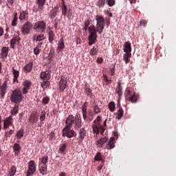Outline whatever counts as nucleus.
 <instances>
[{"label": "nucleus", "mask_w": 176, "mask_h": 176, "mask_svg": "<svg viewBox=\"0 0 176 176\" xmlns=\"http://www.w3.org/2000/svg\"><path fill=\"white\" fill-rule=\"evenodd\" d=\"M21 40V38H20V36L17 35L12 37V38L10 40V47L11 49L14 50L15 45H17V43H19Z\"/></svg>", "instance_id": "15"}, {"label": "nucleus", "mask_w": 176, "mask_h": 176, "mask_svg": "<svg viewBox=\"0 0 176 176\" xmlns=\"http://www.w3.org/2000/svg\"><path fill=\"white\" fill-rule=\"evenodd\" d=\"M125 95L128 101H130L132 104H135V102L138 101V94H135V91H134V89L131 87L126 89Z\"/></svg>", "instance_id": "5"}, {"label": "nucleus", "mask_w": 176, "mask_h": 176, "mask_svg": "<svg viewBox=\"0 0 176 176\" xmlns=\"http://www.w3.org/2000/svg\"><path fill=\"white\" fill-rule=\"evenodd\" d=\"M85 93L87 97H89V98H91L93 97V91L90 87H85Z\"/></svg>", "instance_id": "30"}, {"label": "nucleus", "mask_w": 176, "mask_h": 176, "mask_svg": "<svg viewBox=\"0 0 176 176\" xmlns=\"http://www.w3.org/2000/svg\"><path fill=\"white\" fill-rule=\"evenodd\" d=\"M140 25L145 26V25H146V21L144 19H142L140 21Z\"/></svg>", "instance_id": "55"}, {"label": "nucleus", "mask_w": 176, "mask_h": 176, "mask_svg": "<svg viewBox=\"0 0 176 176\" xmlns=\"http://www.w3.org/2000/svg\"><path fill=\"white\" fill-rule=\"evenodd\" d=\"M38 169L41 174H42L43 175H45V157H43L41 160L38 165Z\"/></svg>", "instance_id": "18"}, {"label": "nucleus", "mask_w": 176, "mask_h": 176, "mask_svg": "<svg viewBox=\"0 0 176 176\" xmlns=\"http://www.w3.org/2000/svg\"><path fill=\"white\" fill-rule=\"evenodd\" d=\"M13 133H14V130L10 129V131H6L5 133V137H10V135H12V134H13Z\"/></svg>", "instance_id": "50"}, {"label": "nucleus", "mask_w": 176, "mask_h": 176, "mask_svg": "<svg viewBox=\"0 0 176 176\" xmlns=\"http://www.w3.org/2000/svg\"><path fill=\"white\" fill-rule=\"evenodd\" d=\"M93 108V113H94V115H98V113H101V109L98 106V104H95L92 106Z\"/></svg>", "instance_id": "28"}, {"label": "nucleus", "mask_w": 176, "mask_h": 176, "mask_svg": "<svg viewBox=\"0 0 176 176\" xmlns=\"http://www.w3.org/2000/svg\"><path fill=\"white\" fill-rule=\"evenodd\" d=\"M67 149V144L64 143L60 148H59V153H64L65 150Z\"/></svg>", "instance_id": "46"}, {"label": "nucleus", "mask_w": 176, "mask_h": 176, "mask_svg": "<svg viewBox=\"0 0 176 176\" xmlns=\"http://www.w3.org/2000/svg\"><path fill=\"white\" fill-rule=\"evenodd\" d=\"M10 100L11 102H14V104H20L23 101V93L19 89L14 90L11 94Z\"/></svg>", "instance_id": "6"}, {"label": "nucleus", "mask_w": 176, "mask_h": 176, "mask_svg": "<svg viewBox=\"0 0 176 176\" xmlns=\"http://www.w3.org/2000/svg\"><path fill=\"white\" fill-rule=\"evenodd\" d=\"M85 137H86V129H85V128L80 129L79 133H78V138H79L80 142H82Z\"/></svg>", "instance_id": "19"}, {"label": "nucleus", "mask_w": 176, "mask_h": 176, "mask_svg": "<svg viewBox=\"0 0 176 176\" xmlns=\"http://www.w3.org/2000/svg\"><path fill=\"white\" fill-rule=\"evenodd\" d=\"M62 14L63 16H67V19H71L72 17V10L69 9L68 10V12H67V6L65 5V2H64V0H62Z\"/></svg>", "instance_id": "10"}, {"label": "nucleus", "mask_w": 176, "mask_h": 176, "mask_svg": "<svg viewBox=\"0 0 176 176\" xmlns=\"http://www.w3.org/2000/svg\"><path fill=\"white\" fill-rule=\"evenodd\" d=\"M115 142H116L115 138L111 137L109 142L107 144L106 149H109V150L113 149V148H115Z\"/></svg>", "instance_id": "17"}, {"label": "nucleus", "mask_w": 176, "mask_h": 176, "mask_svg": "<svg viewBox=\"0 0 176 176\" xmlns=\"http://www.w3.org/2000/svg\"><path fill=\"white\" fill-rule=\"evenodd\" d=\"M116 93L118 94V96L120 99V97L123 96V91L122 89V85L120 84V82H118V86L116 89Z\"/></svg>", "instance_id": "27"}, {"label": "nucleus", "mask_w": 176, "mask_h": 176, "mask_svg": "<svg viewBox=\"0 0 176 176\" xmlns=\"http://www.w3.org/2000/svg\"><path fill=\"white\" fill-rule=\"evenodd\" d=\"M34 67V62H29L26 65L23 67V71L26 72V73L30 74L31 71H32V67Z\"/></svg>", "instance_id": "20"}, {"label": "nucleus", "mask_w": 176, "mask_h": 176, "mask_svg": "<svg viewBox=\"0 0 176 176\" xmlns=\"http://www.w3.org/2000/svg\"><path fill=\"white\" fill-rule=\"evenodd\" d=\"M109 109L110 112H114L115 108H116V105L115 104V102L111 101L108 104Z\"/></svg>", "instance_id": "36"}, {"label": "nucleus", "mask_w": 176, "mask_h": 176, "mask_svg": "<svg viewBox=\"0 0 176 176\" xmlns=\"http://www.w3.org/2000/svg\"><path fill=\"white\" fill-rule=\"evenodd\" d=\"M89 25H90V21H89V19H86L84 21V26L85 27H89Z\"/></svg>", "instance_id": "53"}, {"label": "nucleus", "mask_w": 176, "mask_h": 176, "mask_svg": "<svg viewBox=\"0 0 176 176\" xmlns=\"http://www.w3.org/2000/svg\"><path fill=\"white\" fill-rule=\"evenodd\" d=\"M14 174H16V166L12 165L9 171V175H10V176H14Z\"/></svg>", "instance_id": "44"}, {"label": "nucleus", "mask_w": 176, "mask_h": 176, "mask_svg": "<svg viewBox=\"0 0 176 176\" xmlns=\"http://www.w3.org/2000/svg\"><path fill=\"white\" fill-rule=\"evenodd\" d=\"M40 120L41 122H43V120H45V114L43 113V112L41 114V116L40 117Z\"/></svg>", "instance_id": "61"}, {"label": "nucleus", "mask_w": 176, "mask_h": 176, "mask_svg": "<svg viewBox=\"0 0 176 176\" xmlns=\"http://www.w3.org/2000/svg\"><path fill=\"white\" fill-rule=\"evenodd\" d=\"M50 101V98H49V97L46 96L45 98V104H49Z\"/></svg>", "instance_id": "58"}, {"label": "nucleus", "mask_w": 176, "mask_h": 176, "mask_svg": "<svg viewBox=\"0 0 176 176\" xmlns=\"http://www.w3.org/2000/svg\"><path fill=\"white\" fill-rule=\"evenodd\" d=\"M105 2H107V0H98L96 2V6H98V8H104Z\"/></svg>", "instance_id": "40"}, {"label": "nucleus", "mask_w": 176, "mask_h": 176, "mask_svg": "<svg viewBox=\"0 0 176 176\" xmlns=\"http://www.w3.org/2000/svg\"><path fill=\"white\" fill-rule=\"evenodd\" d=\"M16 136L19 139L23 138V137H24V129H21L19 131H18Z\"/></svg>", "instance_id": "41"}, {"label": "nucleus", "mask_w": 176, "mask_h": 176, "mask_svg": "<svg viewBox=\"0 0 176 176\" xmlns=\"http://www.w3.org/2000/svg\"><path fill=\"white\" fill-rule=\"evenodd\" d=\"M47 33L49 35V41L50 43H52V41H54V34L53 33V31H52L51 30H49Z\"/></svg>", "instance_id": "42"}, {"label": "nucleus", "mask_w": 176, "mask_h": 176, "mask_svg": "<svg viewBox=\"0 0 176 176\" xmlns=\"http://www.w3.org/2000/svg\"><path fill=\"white\" fill-rule=\"evenodd\" d=\"M106 3L108 6L112 7L115 6L116 1L115 0H106Z\"/></svg>", "instance_id": "48"}, {"label": "nucleus", "mask_w": 176, "mask_h": 176, "mask_svg": "<svg viewBox=\"0 0 176 176\" xmlns=\"http://www.w3.org/2000/svg\"><path fill=\"white\" fill-rule=\"evenodd\" d=\"M71 127L65 126L62 130L63 137H67V138H72L73 137H76V132Z\"/></svg>", "instance_id": "7"}, {"label": "nucleus", "mask_w": 176, "mask_h": 176, "mask_svg": "<svg viewBox=\"0 0 176 176\" xmlns=\"http://www.w3.org/2000/svg\"><path fill=\"white\" fill-rule=\"evenodd\" d=\"M48 136L50 137V140H53V138L54 137V132H51Z\"/></svg>", "instance_id": "62"}, {"label": "nucleus", "mask_w": 176, "mask_h": 176, "mask_svg": "<svg viewBox=\"0 0 176 176\" xmlns=\"http://www.w3.org/2000/svg\"><path fill=\"white\" fill-rule=\"evenodd\" d=\"M8 54H9V47H3L1 53V58L5 60V58H8Z\"/></svg>", "instance_id": "21"}, {"label": "nucleus", "mask_w": 176, "mask_h": 176, "mask_svg": "<svg viewBox=\"0 0 176 176\" xmlns=\"http://www.w3.org/2000/svg\"><path fill=\"white\" fill-rule=\"evenodd\" d=\"M45 87H49V86H50V81H49V80L45 81Z\"/></svg>", "instance_id": "59"}, {"label": "nucleus", "mask_w": 176, "mask_h": 176, "mask_svg": "<svg viewBox=\"0 0 176 176\" xmlns=\"http://www.w3.org/2000/svg\"><path fill=\"white\" fill-rule=\"evenodd\" d=\"M25 19H28V11H23L20 14L19 20H25Z\"/></svg>", "instance_id": "33"}, {"label": "nucleus", "mask_w": 176, "mask_h": 176, "mask_svg": "<svg viewBox=\"0 0 176 176\" xmlns=\"http://www.w3.org/2000/svg\"><path fill=\"white\" fill-rule=\"evenodd\" d=\"M39 10H43V5H45V0H37L36 2Z\"/></svg>", "instance_id": "38"}, {"label": "nucleus", "mask_w": 176, "mask_h": 176, "mask_svg": "<svg viewBox=\"0 0 176 176\" xmlns=\"http://www.w3.org/2000/svg\"><path fill=\"white\" fill-rule=\"evenodd\" d=\"M96 28L98 29V33L101 34L104 31V23H105V19L104 17L98 16L96 17Z\"/></svg>", "instance_id": "8"}, {"label": "nucleus", "mask_w": 176, "mask_h": 176, "mask_svg": "<svg viewBox=\"0 0 176 176\" xmlns=\"http://www.w3.org/2000/svg\"><path fill=\"white\" fill-rule=\"evenodd\" d=\"M12 74L14 75V81L17 80V78H19V72L18 70L14 69V68L12 67Z\"/></svg>", "instance_id": "43"}, {"label": "nucleus", "mask_w": 176, "mask_h": 176, "mask_svg": "<svg viewBox=\"0 0 176 176\" xmlns=\"http://www.w3.org/2000/svg\"><path fill=\"white\" fill-rule=\"evenodd\" d=\"M9 126H10L9 124H6L3 122V129L6 130V129H9Z\"/></svg>", "instance_id": "60"}, {"label": "nucleus", "mask_w": 176, "mask_h": 176, "mask_svg": "<svg viewBox=\"0 0 176 176\" xmlns=\"http://www.w3.org/2000/svg\"><path fill=\"white\" fill-rule=\"evenodd\" d=\"M50 71L47 70L45 72V78L47 79V80H49L50 78H52V76L50 75Z\"/></svg>", "instance_id": "49"}, {"label": "nucleus", "mask_w": 176, "mask_h": 176, "mask_svg": "<svg viewBox=\"0 0 176 176\" xmlns=\"http://www.w3.org/2000/svg\"><path fill=\"white\" fill-rule=\"evenodd\" d=\"M3 123H6V124H13V118H12V116L7 117L4 120Z\"/></svg>", "instance_id": "39"}, {"label": "nucleus", "mask_w": 176, "mask_h": 176, "mask_svg": "<svg viewBox=\"0 0 176 176\" xmlns=\"http://www.w3.org/2000/svg\"><path fill=\"white\" fill-rule=\"evenodd\" d=\"M114 54H116V56H118V54H119V53H120V51L118 49H116L113 51Z\"/></svg>", "instance_id": "63"}, {"label": "nucleus", "mask_w": 176, "mask_h": 176, "mask_svg": "<svg viewBox=\"0 0 176 176\" xmlns=\"http://www.w3.org/2000/svg\"><path fill=\"white\" fill-rule=\"evenodd\" d=\"M3 35V28L0 27V36H2Z\"/></svg>", "instance_id": "64"}, {"label": "nucleus", "mask_w": 176, "mask_h": 176, "mask_svg": "<svg viewBox=\"0 0 176 176\" xmlns=\"http://www.w3.org/2000/svg\"><path fill=\"white\" fill-rule=\"evenodd\" d=\"M110 69V74L111 76H115V65H113L109 68Z\"/></svg>", "instance_id": "51"}, {"label": "nucleus", "mask_w": 176, "mask_h": 176, "mask_svg": "<svg viewBox=\"0 0 176 176\" xmlns=\"http://www.w3.org/2000/svg\"><path fill=\"white\" fill-rule=\"evenodd\" d=\"M50 51L49 53L48 58L50 60H52L53 58V56H54V49L53 47H50Z\"/></svg>", "instance_id": "47"}, {"label": "nucleus", "mask_w": 176, "mask_h": 176, "mask_svg": "<svg viewBox=\"0 0 176 176\" xmlns=\"http://www.w3.org/2000/svg\"><path fill=\"white\" fill-rule=\"evenodd\" d=\"M33 28L36 32H43L45 31V22L43 21H37Z\"/></svg>", "instance_id": "11"}, {"label": "nucleus", "mask_w": 176, "mask_h": 176, "mask_svg": "<svg viewBox=\"0 0 176 176\" xmlns=\"http://www.w3.org/2000/svg\"><path fill=\"white\" fill-rule=\"evenodd\" d=\"M67 79L65 78L62 77L59 81L58 87H59V91H61L62 93L64 92L65 89H67Z\"/></svg>", "instance_id": "14"}, {"label": "nucleus", "mask_w": 176, "mask_h": 176, "mask_svg": "<svg viewBox=\"0 0 176 176\" xmlns=\"http://www.w3.org/2000/svg\"><path fill=\"white\" fill-rule=\"evenodd\" d=\"M17 25V18H14L12 22V27H14Z\"/></svg>", "instance_id": "54"}, {"label": "nucleus", "mask_w": 176, "mask_h": 176, "mask_svg": "<svg viewBox=\"0 0 176 176\" xmlns=\"http://www.w3.org/2000/svg\"><path fill=\"white\" fill-rule=\"evenodd\" d=\"M6 90H8V82L4 81L3 85L0 86V96L1 98H5V94H6Z\"/></svg>", "instance_id": "16"}, {"label": "nucleus", "mask_w": 176, "mask_h": 176, "mask_svg": "<svg viewBox=\"0 0 176 176\" xmlns=\"http://www.w3.org/2000/svg\"><path fill=\"white\" fill-rule=\"evenodd\" d=\"M89 36H88V45L89 46H91V45H94L97 41V32H98V29L94 25H91L88 28Z\"/></svg>", "instance_id": "3"}, {"label": "nucleus", "mask_w": 176, "mask_h": 176, "mask_svg": "<svg viewBox=\"0 0 176 176\" xmlns=\"http://www.w3.org/2000/svg\"><path fill=\"white\" fill-rule=\"evenodd\" d=\"M101 122V116H98L94 120V124L92 125V129L93 132L96 134H104V132L105 131V128L102 126L100 124Z\"/></svg>", "instance_id": "4"}, {"label": "nucleus", "mask_w": 176, "mask_h": 176, "mask_svg": "<svg viewBox=\"0 0 176 176\" xmlns=\"http://www.w3.org/2000/svg\"><path fill=\"white\" fill-rule=\"evenodd\" d=\"M98 52V45H96V46H94L92 49H91L89 52V54L91 56H96Z\"/></svg>", "instance_id": "35"}, {"label": "nucleus", "mask_w": 176, "mask_h": 176, "mask_svg": "<svg viewBox=\"0 0 176 176\" xmlns=\"http://www.w3.org/2000/svg\"><path fill=\"white\" fill-rule=\"evenodd\" d=\"M45 37L43 36V35L37 36L36 41H38V42H41V41H43Z\"/></svg>", "instance_id": "52"}, {"label": "nucleus", "mask_w": 176, "mask_h": 176, "mask_svg": "<svg viewBox=\"0 0 176 176\" xmlns=\"http://www.w3.org/2000/svg\"><path fill=\"white\" fill-rule=\"evenodd\" d=\"M65 45L64 44V39L60 38L58 43V49L57 52H61L64 50Z\"/></svg>", "instance_id": "26"}, {"label": "nucleus", "mask_w": 176, "mask_h": 176, "mask_svg": "<svg viewBox=\"0 0 176 176\" xmlns=\"http://www.w3.org/2000/svg\"><path fill=\"white\" fill-rule=\"evenodd\" d=\"M10 113L13 116H16L19 113V104H15L13 109L10 111Z\"/></svg>", "instance_id": "32"}, {"label": "nucleus", "mask_w": 176, "mask_h": 176, "mask_svg": "<svg viewBox=\"0 0 176 176\" xmlns=\"http://www.w3.org/2000/svg\"><path fill=\"white\" fill-rule=\"evenodd\" d=\"M32 27V23L26 22L21 29L22 34L23 35H25V34H30V31H31Z\"/></svg>", "instance_id": "13"}, {"label": "nucleus", "mask_w": 176, "mask_h": 176, "mask_svg": "<svg viewBox=\"0 0 176 176\" xmlns=\"http://www.w3.org/2000/svg\"><path fill=\"white\" fill-rule=\"evenodd\" d=\"M95 162H102L104 160L102 159V154L100 152H98L94 157Z\"/></svg>", "instance_id": "34"}, {"label": "nucleus", "mask_w": 176, "mask_h": 176, "mask_svg": "<svg viewBox=\"0 0 176 176\" xmlns=\"http://www.w3.org/2000/svg\"><path fill=\"white\" fill-rule=\"evenodd\" d=\"M102 61H104V59H102V58H98L96 59V62L98 63V64H102Z\"/></svg>", "instance_id": "57"}, {"label": "nucleus", "mask_w": 176, "mask_h": 176, "mask_svg": "<svg viewBox=\"0 0 176 176\" xmlns=\"http://www.w3.org/2000/svg\"><path fill=\"white\" fill-rule=\"evenodd\" d=\"M108 142V139L107 138H103L97 140L96 145L98 148H102L104 146V144H107Z\"/></svg>", "instance_id": "22"}, {"label": "nucleus", "mask_w": 176, "mask_h": 176, "mask_svg": "<svg viewBox=\"0 0 176 176\" xmlns=\"http://www.w3.org/2000/svg\"><path fill=\"white\" fill-rule=\"evenodd\" d=\"M130 58H131V53H126L123 55V60L125 61V64L130 63Z\"/></svg>", "instance_id": "31"}, {"label": "nucleus", "mask_w": 176, "mask_h": 176, "mask_svg": "<svg viewBox=\"0 0 176 176\" xmlns=\"http://www.w3.org/2000/svg\"><path fill=\"white\" fill-rule=\"evenodd\" d=\"M28 170L26 172V176H31L36 171V166H35V162L30 160L28 164Z\"/></svg>", "instance_id": "9"}, {"label": "nucleus", "mask_w": 176, "mask_h": 176, "mask_svg": "<svg viewBox=\"0 0 176 176\" xmlns=\"http://www.w3.org/2000/svg\"><path fill=\"white\" fill-rule=\"evenodd\" d=\"M32 85V82L30 80H26L22 82V85L23 86L22 88L23 94H27L28 93V90H30Z\"/></svg>", "instance_id": "12"}, {"label": "nucleus", "mask_w": 176, "mask_h": 176, "mask_svg": "<svg viewBox=\"0 0 176 176\" xmlns=\"http://www.w3.org/2000/svg\"><path fill=\"white\" fill-rule=\"evenodd\" d=\"M102 80L105 82V85H110V83H112V80L111 79H108V76L107 74H104L102 76Z\"/></svg>", "instance_id": "37"}, {"label": "nucleus", "mask_w": 176, "mask_h": 176, "mask_svg": "<svg viewBox=\"0 0 176 176\" xmlns=\"http://www.w3.org/2000/svg\"><path fill=\"white\" fill-rule=\"evenodd\" d=\"M124 47V53H131V43L130 42H125Z\"/></svg>", "instance_id": "25"}, {"label": "nucleus", "mask_w": 176, "mask_h": 176, "mask_svg": "<svg viewBox=\"0 0 176 176\" xmlns=\"http://www.w3.org/2000/svg\"><path fill=\"white\" fill-rule=\"evenodd\" d=\"M65 127H71L74 126L75 130H79L82 127V118L80 114L77 113L75 116L73 115L69 116L65 120Z\"/></svg>", "instance_id": "1"}, {"label": "nucleus", "mask_w": 176, "mask_h": 176, "mask_svg": "<svg viewBox=\"0 0 176 176\" xmlns=\"http://www.w3.org/2000/svg\"><path fill=\"white\" fill-rule=\"evenodd\" d=\"M13 149L14 152H20V149H21V146L19 143H15L13 146Z\"/></svg>", "instance_id": "45"}, {"label": "nucleus", "mask_w": 176, "mask_h": 176, "mask_svg": "<svg viewBox=\"0 0 176 176\" xmlns=\"http://www.w3.org/2000/svg\"><path fill=\"white\" fill-rule=\"evenodd\" d=\"M124 113V111H123V109L122 107H119V109L118 110V111L114 113V115H116V119H117L118 120H120V119L123 118Z\"/></svg>", "instance_id": "23"}, {"label": "nucleus", "mask_w": 176, "mask_h": 176, "mask_svg": "<svg viewBox=\"0 0 176 176\" xmlns=\"http://www.w3.org/2000/svg\"><path fill=\"white\" fill-rule=\"evenodd\" d=\"M40 85L43 90H45V72H41L40 78L38 79Z\"/></svg>", "instance_id": "24"}, {"label": "nucleus", "mask_w": 176, "mask_h": 176, "mask_svg": "<svg viewBox=\"0 0 176 176\" xmlns=\"http://www.w3.org/2000/svg\"><path fill=\"white\" fill-rule=\"evenodd\" d=\"M82 115L85 122H92L94 119V113L91 109L87 110V102H85L81 107Z\"/></svg>", "instance_id": "2"}, {"label": "nucleus", "mask_w": 176, "mask_h": 176, "mask_svg": "<svg viewBox=\"0 0 176 176\" xmlns=\"http://www.w3.org/2000/svg\"><path fill=\"white\" fill-rule=\"evenodd\" d=\"M104 166V164H100L98 167H97V170L98 171H101L102 170V167Z\"/></svg>", "instance_id": "56"}, {"label": "nucleus", "mask_w": 176, "mask_h": 176, "mask_svg": "<svg viewBox=\"0 0 176 176\" xmlns=\"http://www.w3.org/2000/svg\"><path fill=\"white\" fill-rule=\"evenodd\" d=\"M58 12V6H56L50 11L51 19H54L57 16V12Z\"/></svg>", "instance_id": "29"}]
</instances>
